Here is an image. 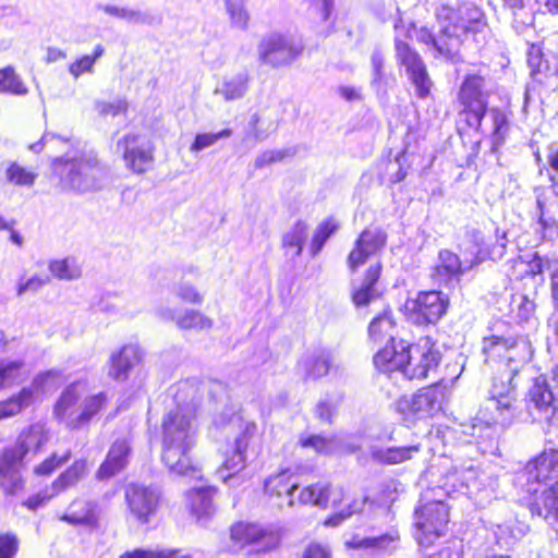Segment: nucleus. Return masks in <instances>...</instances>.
<instances>
[{"instance_id":"obj_1","label":"nucleus","mask_w":558,"mask_h":558,"mask_svg":"<svg viewBox=\"0 0 558 558\" xmlns=\"http://www.w3.org/2000/svg\"><path fill=\"white\" fill-rule=\"evenodd\" d=\"M484 363L496 367L489 389V403L480 411L486 426L508 427L515 417L517 387L514 377L532 360L534 349L526 336L492 332L482 338Z\"/></svg>"},{"instance_id":"obj_2","label":"nucleus","mask_w":558,"mask_h":558,"mask_svg":"<svg viewBox=\"0 0 558 558\" xmlns=\"http://www.w3.org/2000/svg\"><path fill=\"white\" fill-rule=\"evenodd\" d=\"M435 19L439 26L438 37L428 27H421L417 41L432 46L436 57L448 60H453L460 54L469 35L474 36L487 26L485 12L476 4H440L435 11Z\"/></svg>"},{"instance_id":"obj_3","label":"nucleus","mask_w":558,"mask_h":558,"mask_svg":"<svg viewBox=\"0 0 558 558\" xmlns=\"http://www.w3.org/2000/svg\"><path fill=\"white\" fill-rule=\"evenodd\" d=\"M160 428V459L163 465L180 476L199 473L197 428L193 425L192 416L180 408L171 409L162 416Z\"/></svg>"},{"instance_id":"obj_4","label":"nucleus","mask_w":558,"mask_h":558,"mask_svg":"<svg viewBox=\"0 0 558 558\" xmlns=\"http://www.w3.org/2000/svg\"><path fill=\"white\" fill-rule=\"evenodd\" d=\"M81 381L74 380L66 385L52 404L54 420L63 423L69 429L77 430L87 427L92 420L99 415L109 404L107 392L99 391L87 396L77 411L82 400Z\"/></svg>"},{"instance_id":"obj_5","label":"nucleus","mask_w":558,"mask_h":558,"mask_svg":"<svg viewBox=\"0 0 558 558\" xmlns=\"http://www.w3.org/2000/svg\"><path fill=\"white\" fill-rule=\"evenodd\" d=\"M486 83V77L480 73L464 75L457 93L459 125L462 124L463 128L475 131L482 129L483 121L489 111L492 95Z\"/></svg>"},{"instance_id":"obj_6","label":"nucleus","mask_w":558,"mask_h":558,"mask_svg":"<svg viewBox=\"0 0 558 558\" xmlns=\"http://www.w3.org/2000/svg\"><path fill=\"white\" fill-rule=\"evenodd\" d=\"M447 399V389L442 381H436L410 396L399 397L395 402V409L404 418L427 420L444 412Z\"/></svg>"},{"instance_id":"obj_7","label":"nucleus","mask_w":558,"mask_h":558,"mask_svg":"<svg viewBox=\"0 0 558 558\" xmlns=\"http://www.w3.org/2000/svg\"><path fill=\"white\" fill-rule=\"evenodd\" d=\"M63 380V372L59 368L37 373L29 386H24L17 392L0 400V421L21 414L26 408L38 402L39 392H44L48 387L59 386Z\"/></svg>"},{"instance_id":"obj_8","label":"nucleus","mask_w":558,"mask_h":558,"mask_svg":"<svg viewBox=\"0 0 558 558\" xmlns=\"http://www.w3.org/2000/svg\"><path fill=\"white\" fill-rule=\"evenodd\" d=\"M96 165L85 158L56 157L51 160V173L58 179L62 192H86L97 184Z\"/></svg>"},{"instance_id":"obj_9","label":"nucleus","mask_w":558,"mask_h":558,"mask_svg":"<svg viewBox=\"0 0 558 558\" xmlns=\"http://www.w3.org/2000/svg\"><path fill=\"white\" fill-rule=\"evenodd\" d=\"M450 300L441 291H420L403 304V314L416 326L434 325L448 311Z\"/></svg>"},{"instance_id":"obj_10","label":"nucleus","mask_w":558,"mask_h":558,"mask_svg":"<svg viewBox=\"0 0 558 558\" xmlns=\"http://www.w3.org/2000/svg\"><path fill=\"white\" fill-rule=\"evenodd\" d=\"M117 149L121 155L126 170L133 174H145L155 163L156 146L138 133H126L117 142Z\"/></svg>"},{"instance_id":"obj_11","label":"nucleus","mask_w":558,"mask_h":558,"mask_svg":"<svg viewBox=\"0 0 558 558\" xmlns=\"http://www.w3.org/2000/svg\"><path fill=\"white\" fill-rule=\"evenodd\" d=\"M303 52L301 44L282 33H271L258 44V59L272 69L291 65Z\"/></svg>"},{"instance_id":"obj_12","label":"nucleus","mask_w":558,"mask_h":558,"mask_svg":"<svg viewBox=\"0 0 558 558\" xmlns=\"http://www.w3.org/2000/svg\"><path fill=\"white\" fill-rule=\"evenodd\" d=\"M408 356L409 363L403 376L410 380L426 379L438 368L441 361L437 342L430 336L421 337L416 342L410 343Z\"/></svg>"},{"instance_id":"obj_13","label":"nucleus","mask_w":558,"mask_h":558,"mask_svg":"<svg viewBox=\"0 0 558 558\" xmlns=\"http://www.w3.org/2000/svg\"><path fill=\"white\" fill-rule=\"evenodd\" d=\"M396 60L415 86L416 96L425 99L430 95L433 81L428 74L427 66L420 53L411 45L401 39L395 38Z\"/></svg>"},{"instance_id":"obj_14","label":"nucleus","mask_w":558,"mask_h":558,"mask_svg":"<svg viewBox=\"0 0 558 558\" xmlns=\"http://www.w3.org/2000/svg\"><path fill=\"white\" fill-rule=\"evenodd\" d=\"M415 526L421 543L430 544L445 535L450 522V509L441 500H430L415 510Z\"/></svg>"},{"instance_id":"obj_15","label":"nucleus","mask_w":558,"mask_h":558,"mask_svg":"<svg viewBox=\"0 0 558 558\" xmlns=\"http://www.w3.org/2000/svg\"><path fill=\"white\" fill-rule=\"evenodd\" d=\"M128 513L141 525L148 524L157 514L161 504V494L156 489L130 483L124 489Z\"/></svg>"},{"instance_id":"obj_16","label":"nucleus","mask_w":558,"mask_h":558,"mask_svg":"<svg viewBox=\"0 0 558 558\" xmlns=\"http://www.w3.org/2000/svg\"><path fill=\"white\" fill-rule=\"evenodd\" d=\"M519 502L532 517L558 520V480L547 487L521 486Z\"/></svg>"},{"instance_id":"obj_17","label":"nucleus","mask_w":558,"mask_h":558,"mask_svg":"<svg viewBox=\"0 0 558 558\" xmlns=\"http://www.w3.org/2000/svg\"><path fill=\"white\" fill-rule=\"evenodd\" d=\"M388 241L386 230L380 226L369 225L356 236L347 256V265L351 272H356L369 257L385 248Z\"/></svg>"},{"instance_id":"obj_18","label":"nucleus","mask_w":558,"mask_h":558,"mask_svg":"<svg viewBox=\"0 0 558 558\" xmlns=\"http://www.w3.org/2000/svg\"><path fill=\"white\" fill-rule=\"evenodd\" d=\"M231 542L239 548L265 543L257 553H270L280 547V538L272 531L248 521H236L229 527Z\"/></svg>"},{"instance_id":"obj_19","label":"nucleus","mask_w":558,"mask_h":558,"mask_svg":"<svg viewBox=\"0 0 558 558\" xmlns=\"http://www.w3.org/2000/svg\"><path fill=\"white\" fill-rule=\"evenodd\" d=\"M522 486L532 487L558 477V447L544 448L532 457L521 470Z\"/></svg>"},{"instance_id":"obj_20","label":"nucleus","mask_w":558,"mask_h":558,"mask_svg":"<svg viewBox=\"0 0 558 558\" xmlns=\"http://www.w3.org/2000/svg\"><path fill=\"white\" fill-rule=\"evenodd\" d=\"M144 361V350L137 343L122 344L108 360V376L114 381H125L130 373Z\"/></svg>"},{"instance_id":"obj_21","label":"nucleus","mask_w":558,"mask_h":558,"mask_svg":"<svg viewBox=\"0 0 558 558\" xmlns=\"http://www.w3.org/2000/svg\"><path fill=\"white\" fill-rule=\"evenodd\" d=\"M409 349L410 343L404 339L386 342L373 355V364L381 373L404 374V368L409 363Z\"/></svg>"},{"instance_id":"obj_22","label":"nucleus","mask_w":558,"mask_h":558,"mask_svg":"<svg viewBox=\"0 0 558 558\" xmlns=\"http://www.w3.org/2000/svg\"><path fill=\"white\" fill-rule=\"evenodd\" d=\"M298 488V483L288 470H281L269 475L263 485L267 500L279 508L292 507L295 504L293 493Z\"/></svg>"},{"instance_id":"obj_23","label":"nucleus","mask_w":558,"mask_h":558,"mask_svg":"<svg viewBox=\"0 0 558 558\" xmlns=\"http://www.w3.org/2000/svg\"><path fill=\"white\" fill-rule=\"evenodd\" d=\"M131 456V441L125 437L117 438L96 470L95 477L98 481H107L121 473L128 468Z\"/></svg>"},{"instance_id":"obj_24","label":"nucleus","mask_w":558,"mask_h":558,"mask_svg":"<svg viewBox=\"0 0 558 558\" xmlns=\"http://www.w3.org/2000/svg\"><path fill=\"white\" fill-rule=\"evenodd\" d=\"M60 520L73 526L96 529L99 524L97 504L84 496H75Z\"/></svg>"},{"instance_id":"obj_25","label":"nucleus","mask_w":558,"mask_h":558,"mask_svg":"<svg viewBox=\"0 0 558 558\" xmlns=\"http://www.w3.org/2000/svg\"><path fill=\"white\" fill-rule=\"evenodd\" d=\"M217 495L218 488L215 486L197 487L187 492L186 508L197 523L204 524L215 514Z\"/></svg>"},{"instance_id":"obj_26","label":"nucleus","mask_w":558,"mask_h":558,"mask_svg":"<svg viewBox=\"0 0 558 558\" xmlns=\"http://www.w3.org/2000/svg\"><path fill=\"white\" fill-rule=\"evenodd\" d=\"M400 535L397 530H391L378 536L359 537L353 536L347 542L351 549H371L374 555H391L398 549Z\"/></svg>"},{"instance_id":"obj_27","label":"nucleus","mask_w":558,"mask_h":558,"mask_svg":"<svg viewBox=\"0 0 558 558\" xmlns=\"http://www.w3.org/2000/svg\"><path fill=\"white\" fill-rule=\"evenodd\" d=\"M381 274V262H376L366 268L363 274L362 284L353 289L351 292L352 303L356 307L366 306L379 296V293L376 290V284L378 283Z\"/></svg>"},{"instance_id":"obj_28","label":"nucleus","mask_w":558,"mask_h":558,"mask_svg":"<svg viewBox=\"0 0 558 558\" xmlns=\"http://www.w3.org/2000/svg\"><path fill=\"white\" fill-rule=\"evenodd\" d=\"M49 430L45 423L37 421L23 427L17 434L15 445L27 456L38 453L48 444Z\"/></svg>"},{"instance_id":"obj_29","label":"nucleus","mask_w":558,"mask_h":558,"mask_svg":"<svg viewBox=\"0 0 558 558\" xmlns=\"http://www.w3.org/2000/svg\"><path fill=\"white\" fill-rule=\"evenodd\" d=\"M239 453L243 454L250 461L262 454V434L258 430L257 423L254 421L245 422L234 437L233 447Z\"/></svg>"},{"instance_id":"obj_30","label":"nucleus","mask_w":558,"mask_h":558,"mask_svg":"<svg viewBox=\"0 0 558 558\" xmlns=\"http://www.w3.org/2000/svg\"><path fill=\"white\" fill-rule=\"evenodd\" d=\"M465 271L458 254L441 250L438 262L432 269V277L439 283L448 286L453 279H459Z\"/></svg>"},{"instance_id":"obj_31","label":"nucleus","mask_w":558,"mask_h":558,"mask_svg":"<svg viewBox=\"0 0 558 558\" xmlns=\"http://www.w3.org/2000/svg\"><path fill=\"white\" fill-rule=\"evenodd\" d=\"M397 320L390 306L383 310L369 323L367 328L368 339L373 344L396 340L395 332Z\"/></svg>"},{"instance_id":"obj_32","label":"nucleus","mask_w":558,"mask_h":558,"mask_svg":"<svg viewBox=\"0 0 558 558\" xmlns=\"http://www.w3.org/2000/svg\"><path fill=\"white\" fill-rule=\"evenodd\" d=\"M526 408L530 411L536 410L538 413L555 412V397L545 378L537 377L533 380L526 397Z\"/></svg>"},{"instance_id":"obj_33","label":"nucleus","mask_w":558,"mask_h":558,"mask_svg":"<svg viewBox=\"0 0 558 558\" xmlns=\"http://www.w3.org/2000/svg\"><path fill=\"white\" fill-rule=\"evenodd\" d=\"M87 473L88 463L86 459H76L52 481L51 489L58 495L66 492L77 486Z\"/></svg>"},{"instance_id":"obj_34","label":"nucleus","mask_w":558,"mask_h":558,"mask_svg":"<svg viewBox=\"0 0 558 558\" xmlns=\"http://www.w3.org/2000/svg\"><path fill=\"white\" fill-rule=\"evenodd\" d=\"M410 167L407 151L402 150L396 155L393 160L386 158L380 161L379 178L390 185H395L407 178Z\"/></svg>"},{"instance_id":"obj_35","label":"nucleus","mask_w":558,"mask_h":558,"mask_svg":"<svg viewBox=\"0 0 558 558\" xmlns=\"http://www.w3.org/2000/svg\"><path fill=\"white\" fill-rule=\"evenodd\" d=\"M494 234L496 243H493L490 236H484L482 232L478 230L472 232V240L474 244L477 246L475 257L476 264L493 258V255L497 246L500 250H504L506 247V232L500 231L499 228H495Z\"/></svg>"},{"instance_id":"obj_36","label":"nucleus","mask_w":558,"mask_h":558,"mask_svg":"<svg viewBox=\"0 0 558 558\" xmlns=\"http://www.w3.org/2000/svg\"><path fill=\"white\" fill-rule=\"evenodd\" d=\"M28 371L22 360L0 363V391L22 385L28 378Z\"/></svg>"},{"instance_id":"obj_37","label":"nucleus","mask_w":558,"mask_h":558,"mask_svg":"<svg viewBox=\"0 0 558 558\" xmlns=\"http://www.w3.org/2000/svg\"><path fill=\"white\" fill-rule=\"evenodd\" d=\"M329 484L314 483L302 487L298 495V504L316 506L322 509L329 508Z\"/></svg>"},{"instance_id":"obj_38","label":"nucleus","mask_w":558,"mask_h":558,"mask_svg":"<svg viewBox=\"0 0 558 558\" xmlns=\"http://www.w3.org/2000/svg\"><path fill=\"white\" fill-rule=\"evenodd\" d=\"M332 365V357L329 352L320 351L313 354L304 362L306 380H318L329 374Z\"/></svg>"},{"instance_id":"obj_39","label":"nucleus","mask_w":558,"mask_h":558,"mask_svg":"<svg viewBox=\"0 0 558 558\" xmlns=\"http://www.w3.org/2000/svg\"><path fill=\"white\" fill-rule=\"evenodd\" d=\"M308 225L303 220H298L292 228L282 236V247L291 252L293 256H300L303 252L307 239Z\"/></svg>"},{"instance_id":"obj_40","label":"nucleus","mask_w":558,"mask_h":558,"mask_svg":"<svg viewBox=\"0 0 558 558\" xmlns=\"http://www.w3.org/2000/svg\"><path fill=\"white\" fill-rule=\"evenodd\" d=\"M28 93L27 85L15 71L14 66L0 68V94L25 96Z\"/></svg>"},{"instance_id":"obj_41","label":"nucleus","mask_w":558,"mask_h":558,"mask_svg":"<svg viewBox=\"0 0 558 558\" xmlns=\"http://www.w3.org/2000/svg\"><path fill=\"white\" fill-rule=\"evenodd\" d=\"M250 460L239 453L234 448L226 451L223 459L218 468L222 475V481L227 483L230 478L239 475L247 466Z\"/></svg>"},{"instance_id":"obj_42","label":"nucleus","mask_w":558,"mask_h":558,"mask_svg":"<svg viewBox=\"0 0 558 558\" xmlns=\"http://www.w3.org/2000/svg\"><path fill=\"white\" fill-rule=\"evenodd\" d=\"M25 457L26 454L16 445L5 447L0 452V476L16 474L24 465Z\"/></svg>"},{"instance_id":"obj_43","label":"nucleus","mask_w":558,"mask_h":558,"mask_svg":"<svg viewBox=\"0 0 558 558\" xmlns=\"http://www.w3.org/2000/svg\"><path fill=\"white\" fill-rule=\"evenodd\" d=\"M38 173L33 168H27L16 161H12L5 169L7 181L21 187H31L35 184Z\"/></svg>"},{"instance_id":"obj_44","label":"nucleus","mask_w":558,"mask_h":558,"mask_svg":"<svg viewBox=\"0 0 558 558\" xmlns=\"http://www.w3.org/2000/svg\"><path fill=\"white\" fill-rule=\"evenodd\" d=\"M71 458L72 451L70 449H66L61 453L52 451L41 462L33 468V473L37 476L48 477L66 464Z\"/></svg>"},{"instance_id":"obj_45","label":"nucleus","mask_w":558,"mask_h":558,"mask_svg":"<svg viewBox=\"0 0 558 558\" xmlns=\"http://www.w3.org/2000/svg\"><path fill=\"white\" fill-rule=\"evenodd\" d=\"M339 229V223L333 217H328L323 220L315 229L311 244L310 252L312 256H316L324 247L327 240Z\"/></svg>"},{"instance_id":"obj_46","label":"nucleus","mask_w":558,"mask_h":558,"mask_svg":"<svg viewBox=\"0 0 558 558\" xmlns=\"http://www.w3.org/2000/svg\"><path fill=\"white\" fill-rule=\"evenodd\" d=\"M420 450V445L389 447L378 453V460L384 464H400L411 460Z\"/></svg>"},{"instance_id":"obj_47","label":"nucleus","mask_w":558,"mask_h":558,"mask_svg":"<svg viewBox=\"0 0 558 558\" xmlns=\"http://www.w3.org/2000/svg\"><path fill=\"white\" fill-rule=\"evenodd\" d=\"M50 272L60 280H72L81 277V265L71 257L53 259L49 263Z\"/></svg>"},{"instance_id":"obj_48","label":"nucleus","mask_w":558,"mask_h":558,"mask_svg":"<svg viewBox=\"0 0 558 558\" xmlns=\"http://www.w3.org/2000/svg\"><path fill=\"white\" fill-rule=\"evenodd\" d=\"M175 324L182 330H205L211 328L213 320L198 311L190 310L179 316Z\"/></svg>"},{"instance_id":"obj_49","label":"nucleus","mask_w":558,"mask_h":558,"mask_svg":"<svg viewBox=\"0 0 558 558\" xmlns=\"http://www.w3.org/2000/svg\"><path fill=\"white\" fill-rule=\"evenodd\" d=\"M492 121H493V131H492V141L493 146L492 149L497 151L499 146H501L505 142L506 131L508 129V118L506 113L499 109L494 108L490 111Z\"/></svg>"},{"instance_id":"obj_50","label":"nucleus","mask_w":558,"mask_h":558,"mask_svg":"<svg viewBox=\"0 0 558 558\" xmlns=\"http://www.w3.org/2000/svg\"><path fill=\"white\" fill-rule=\"evenodd\" d=\"M248 88V78L246 76H238L226 81L219 93L226 101H232L242 98Z\"/></svg>"},{"instance_id":"obj_51","label":"nucleus","mask_w":558,"mask_h":558,"mask_svg":"<svg viewBox=\"0 0 558 558\" xmlns=\"http://www.w3.org/2000/svg\"><path fill=\"white\" fill-rule=\"evenodd\" d=\"M298 444L302 448H312L318 454H329L332 451L333 438L313 434L300 438Z\"/></svg>"},{"instance_id":"obj_52","label":"nucleus","mask_w":558,"mask_h":558,"mask_svg":"<svg viewBox=\"0 0 558 558\" xmlns=\"http://www.w3.org/2000/svg\"><path fill=\"white\" fill-rule=\"evenodd\" d=\"M352 506L353 514L359 512L361 507L359 501L351 497L343 488H332L330 486L329 489V507L335 511L341 510V508H345Z\"/></svg>"},{"instance_id":"obj_53","label":"nucleus","mask_w":558,"mask_h":558,"mask_svg":"<svg viewBox=\"0 0 558 558\" xmlns=\"http://www.w3.org/2000/svg\"><path fill=\"white\" fill-rule=\"evenodd\" d=\"M95 108L101 118L125 117L129 112V102L125 99H118L112 102L98 101Z\"/></svg>"},{"instance_id":"obj_54","label":"nucleus","mask_w":558,"mask_h":558,"mask_svg":"<svg viewBox=\"0 0 558 558\" xmlns=\"http://www.w3.org/2000/svg\"><path fill=\"white\" fill-rule=\"evenodd\" d=\"M526 61L531 69V75L536 78L537 74L542 73L547 68L543 48L539 44H531L527 48Z\"/></svg>"},{"instance_id":"obj_55","label":"nucleus","mask_w":558,"mask_h":558,"mask_svg":"<svg viewBox=\"0 0 558 558\" xmlns=\"http://www.w3.org/2000/svg\"><path fill=\"white\" fill-rule=\"evenodd\" d=\"M232 134L230 129H223L217 133H199L196 134L190 150L197 153L214 145L221 137H229Z\"/></svg>"},{"instance_id":"obj_56","label":"nucleus","mask_w":558,"mask_h":558,"mask_svg":"<svg viewBox=\"0 0 558 558\" xmlns=\"http://www.w3.org/2000/svg\"><path fill=\"white\" fill-rule=\"evenodd\" d=\"M20 538L15 533H0V558H15L20 550Z\"/></svg>"},{"instance_id":"obj_57","label":"nucleus","mask_w":558,"mask_h":558,"mask_svg":"<svg viewBox=\"0 0 558 558\" xmlns=\"http://www.w3.org/2000/svg\"><path fill=\"white\" fill-rule=\"evenodd\" d=\"M54 490L49 493V488L46 486L38 493H35L22 501V506L29 511H37L44 508L54 496Z\"/></svg>"},{"instance_id":"obj_58","label":"nucleus","mask_w":558,"mask_h":558,"mask_svg":"<svg viewBox=\"0 0 558 558\" xmlns=\"http://www.w3.org/2000/svg\"><path fill=\"white\" fill-rule=\"evenodd\" d=\"M227 10L231 20V23L239 28H246L250 21V15L245 8L236 2L228 1Z\"/></svg>"},{"instance_id":"obj_59","label":"nucleus","mask_w":558,"mask_h":558,"mask_svg":"<svg viewBox=\"0 0 558 558\" xmlns=\"http://www.w3.org/2000/svg\"><path fill=\"white\" fill-rule=\"evenodd\" d=\"M50 282L49 276L35 275L27 280H21L16 286V294L23 295L28 292H36Z\"/></svg>"},{"instance_id":"obj_60","label":"nucleus","mask_w":558,"mask_h":558,"mask_svg":"<svg viewBox=\"0 0 558 558\" xmlns=\"http://www.w3.org/2000/svg\"><path fill=\"white\" fill-rule=\"evenodd\" d=\"M289 156L288 150H267L262 153L254 162L256 169H262L271 163H277L282 161Z\"/></svg>"},{"instance_id":"obj_61","label":"nucleus","mask_w":558,"mask_h":558,"mask_svg":"<svg viewBox=\"0 0 558 558\" xmlns=\"http://www.w3.org/2000/svg\"><path fill=\"white\" fill-rule=\"evenodd\" d=\"M336 412L337 404L328 400H322L315 407V416L317 420L329 425L332 424Z\"/></svg>"},{"instance_id":"obj_62","label":"nucleus","mask_w":558,"mask_h":558,"mask_svg":"<svg viewBox=\"0 0 558 558\" xmlns=\"http://www.w3.org/2000/svg\"><path fill=\"white\" fill-rule=\"evenodd\" d=\"M178 296L183 303L187 304L199 305L203 302V295L193 286H181L179 288Z\"/></svg>"},{"instance_id":"obj_63","label":"nucleus","mask_w":558,"mask_h":558,"mask_svg":"<svg viewBox=\"0 0 558 558\" xmlns=\"http://www.w3.org/2000/svg\"><path fill=\"white\" fill-rule=\"evenodd\" d=\"M93 58L89 56H82L69 65V72L77 78L84 73L90 72L94 66Z\"/></svg>"},{"instance_id":"obj_64","label":"nucleus","mask_w":558,"mask_h":558,"mask_svg":"<svg viewBox=\"0 0 558 558\" xmlns=\"http://www.w3.org/2000/svg\"><path fill=\"white\" fill-rule=\"evenodd\" d=\"M301 558H332L329 549L319 543L308 544Z\"/></svg>"}]
</instances>
